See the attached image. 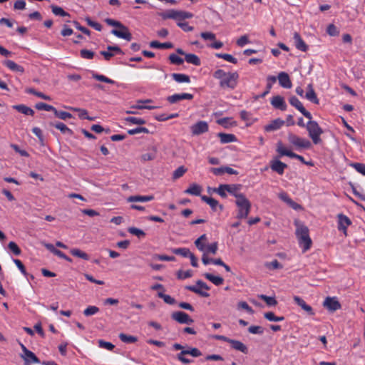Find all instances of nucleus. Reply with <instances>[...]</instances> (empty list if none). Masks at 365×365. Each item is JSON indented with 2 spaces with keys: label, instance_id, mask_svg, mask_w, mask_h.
Wrapping results in <instances>:
<instances>
[{
  "label": "nucleus",
  "instance_id": "obj_17",
  "mask_svg": "<svg viewBox=\"0 0 365 365\" xmlns=\"http://www.w3.org/2000/svg\"><path fill=\"white\" fill-rule=\"evenodd\" d=\"M119 29L120 30L113 29L111 31V34L118 38L125 39L128 41L132 39V34L127 26H125V28H120Z\"/></svg>",
  "mask_w": 365,
  "mask_h": 365
},
{
  "label": "nucleus",
  "instance_id": "obj_30",
  "mask_svg": "<svg viewBox=\"0 0 365 365\" xmlns=\"http://www.w3.org/2000/svg\"><path fill=\"white\" fill-rule=\"evenodd\" d=\"M50 125L59 130L63 134L72 135L73 131L66 125L61 122L50 123Z\"/></svg>",
  "mask_w": 365,
  "mask_h": 365
},
{
  "label": "nucleus",
  "instance_id": "obj_11",
  "mask_svg": "<svg viewBox=\"0 0 365 365\" xmlns=\"http://www.w3.org/2000/svg\"><path fill=\"white\" fill-rule=\"evenodd\" d=\"M171 318L180 324H191L194 322L187 313L181 311L173 312Z\"/></svg>",
  "mask_w": 365,
  "mask_h": 365
},
{
  "label": "nucleus",
  "instance_id": "obj_1",
  "mask_svg": "<svg viewBox=\"0 0 365 365\" xmlns=\"http://www.w3.org/2000/svg\"><path fill=\"white\" fill-rule=\"evenodd\" d=\"M213 76L219 80L220 86L224 89H234L237 85L239 78L237 72L230 70H216Z\"/></svg>",
  "mask_w": 365,
  "mask_h": 365
},
{
  "label": "nucleus",
  "instance_id": "obj_23",
  "mask_svg": "<svg viewBox=\"0 0 365 365\" xmlns=\"http://www.w3.org/2000/svg\"><path fill=\"white\" fill-rule=\"evenodd\" d=\"M154 199V196L153 195H131L127 198V202H149Z\"/></svg>",
  "mask_w": 365,
  "mask_h": 365
},
{
  "label": "nucleus",
  "instance_id": "obj_6",
  "mask_svg": "<svg viewBox=\"0 0 365 365\" xmlns=\"http://www.w3.org/2000/svg\"><path fill=\"white\" fill-rule=\"evenodd\" d=\"M196 285H188L185 287V289L203 297H208L210 296L209 293L205 292L210 289V287L205 282L202 280H197Z\"/></svg>",
  "mask_w": 365,
  "mask_h": 365
},
{
  "label": "nucleus",
  "instance_id": "obj_34",
  "mask_svg": "<svg viewBox=\"0 0 365 365\" xmlns=\"http://www.w3.org/2000/svg\"><path fill=\"white\" fill-rule=\"evenodd\" d=\"M187 63H191L195 66H200L201 64L200 58L193 53H186L185 60Z\"/></svg>",
  "mask_w": 365,
  "mask_h": 365
},
{
  "label": "nucleus",
  "instance_id": "obj_63",
  "mask_svg": "<svg viewBox=\"0 0 365 365\" xmlns=\"http://www.w3.org/2000/svg\"><path fill=\"white\" fill-rule=\"evenodd\" d=\"M215 191L220 195L222 197L225 198L227 197V184H222L215 190Z\"/></svg>",
  "mask_w": 365,
  "mask_h": 365
},
{
  "label": "nucleus",
  "instance_id": "obj_15",
  "mask_svg": "<svg viewBox=\"0 0 365 365\" xmlns=\"http://www.w3.org/2000/svg\"><path fill=\"white\" fill-rule=\"evenodd\" d=\"M194 98V96L190 93H175L172 96H170L168 97L167 100L168 101L171 103H176L180 101L183 100H192Z\"/></svg>",
  "mask_w": 365,
  "mask_h": 365
},
{
  "label": "nucleus",
  "instance_id": "obj_38",
  "mask_svg": "<svg viewBox=\"0 0 365 365\" xmlns=\"http://www.w3.org/2000/svg\"><path fill=\"white\" fill-rule=\"evenodd\" d=\"M201 199L203 202L208 204L213 210H215L216 207L219 205L218 201L212 197L202 195Z\"/></svg>",
  "mask_w": 365,
  "mask_h": 365
},
{
  "label": "nucleus",
  "instance_id": "obj_7",
  "mask_svg": "<svg viewBox=\"0 0 365 365\" xmlns=\"http://www.w3.org/2000/svg\"><path fill=\"white\" fill-rule=\"evenodd\" d=\"M288 140L292 145L297 148L309 149L312 146V143L309 140L299 137L293 133H289L288 135Z\"/></svg>",
  "mask_w": 365,
  "mask_h": 365
},
{
  "label": "nucleus",
  "instance_id": "obj_60",
  "mask_svg": "<svg viewBox=\"0 0 365 365\" xmlns=\"http://www.w3.org/2000/svg\"><path fill=\"white\" fill-rule=\"evenodd\" d=\"M105 22L109 26H115L118 29L125 28V25H123L120 21H118L110 19V18L106 19Z\"/></svg>",
  "mask_w": 365,
  "mask_h": 365
},
{
  "label": "nucleus",
  "instance_id": "obj_33",
  "mask_svg": "<svg viewBox=\"0 0 365 365\" xmlns=\"http://www.w3.org/2000/svg\"><path fill=\"white\" fill-rule=\"evenodd\" d=\"M68 109L76 111V112H78V117L80 119H82V120L87 119L88 120H94V118L90 117L88 114V111L86 109L79 108H73V107H68Z\"/></svg>",
  "mask_w": 365,
  "mask_h": 365
},
{
  "label": "nucleus",
  "instance_id": "obj_22",
  "mask_svg": "<svg viewBox=\"0 0 365 365\" xmlns=\"http://www.w3.org/2000/svg\"><path fill=\"white\" fill-rule=\"evenodd\" d=\"M279 85L284 88H290L292 86L289 75L285 72H281L278 75Z\"/></svg>",
  "mask_w": 365,
  "mask_h": 365
},
{
  "label": "nucleus",
  "instance_id": "obj_9",
  "mask_svg": "<svg viewBox=\"0 0 365 365\" xmlns=\"http://www.w3.org/2000/svg\"><path fill=\"white\" fill-rule=\"evenodd\" d=\"M277 151L281 156H288L291 158H295L299 160L302 163H307V161L304 160V158L302 155L296 154L291 150H287L281 142L277 143Z\"/></svg>",
  "mask_w": 365,
  "mask_h": 365
},
{
  "label": "nucleus",
  "instance_id": "obj_2",
  "mask_svg": "<svg viewBox=\"0 0 365 365\" xmlns=\"http://www.w3.org/2000/svg\"><path fill=\"white\" fill-rule=\"evenodd\" d=\"M297 227L295 235L298 240L299 247L302 248V252H305L309 250L312 245V239L309 237V228L299 222H295Z\"/></svg>",
  "mask_w": 365,
  "mask_h": 365
},
{
  "label": "nucleus",
  "instance_id": "obj_41",
  "mask_svg": "<svg viewBox=\"0 0 365 365\" xmlns=\"http://www.w3.org/2000/svg\"><path fill=\"white\" fill-rule=\"evenodd\" d=\"M173 78L178 83H190V77L182 73H173Z\"/></svg>",
  "mask_w": 365,
  "mask_h": 365
},
{
  "label": "nucleus",
  "instance_id": "obj_47",
  "mask_svg": "<svg viewBox=\"0 0 365 365\" xmlns=\"http://www.w3.org/2000/svg\"><path fill=\"white\" fill-rule=\"evenodd\" d=\"M26 93H30V94H33L40 98H42L43 100H46V101H51V98L50 96H46L45 95L44 93H41V92H39V91H36L34 88H28L26 89Z\"/></svg>",
  "mask_w": 365,
  "mask_h": 365
},
{
  "label": "nucleus",
  "instance_id": "obj_39",
  "mask_svg": "<svg viewBox=\"0 0 365 365\" xmlns=\"http://www.w3.org/2000/svg\"><path fill=\"white\" fill-rule=\"evenodd\" d=\"M172 252L173 254L180 255L184 257H189L190 254L192 253L188 248L186 247H179L174 248L172 250Z\"/></svg>",
  "mask_w": 365,
  "mask_h": 365
},
{
  "label": "nucleus",
  "instance_id": "obj_26",
  "mask_svg": "<svg viewBox=\"0 0 365 365\" xmlns=\"http://www.w3.org/2000/svg\"><path fill=\"white\" fill-rule=\"evenodd\" d=\"M305 97L307 100H309L312 103H314V104L318 105L319 103V100L317 98V94L312 84L308 85L307 91L306 93Z\"/></svg>",
  "mask_w": 365,
  "mask_h": 365
},
{
  "label": "nucleus",
  "instance_id": "obj_43",
  "mask_svg": "<svg viewBox=\"0 0 365 365\" xmlns=\"http://www.w3.org/2000/svg\"><path fill=\"white\" fill-rule=\"evenodd\" d=\"M128 232L130 234L138 237V238H143L145 237V235H146L143 230H142L139 228L135 227H129L128 229Z\"/></svg>",
  "mask_w": 365,
  "mask_h": 365
},
{
  "label": "nucleus",
  "instance_id": "obj_31",
  "mask_svg": "<svg viewBox=\"0 0 365 365\" xmlns=\"http://www.w3.org/2000/svg\"><path fill=\"white\" fill-rule=\"evenodd\" d=\"M202 190V188L200 185L196 183H192L187 190H185V192L189 195L199 196L200 195Z\"/></svg>",
  "mask_w": 365,
  "mask_h": 365
},
{
  "label": "nucleus",
  "instance_id": "obj_37",
  "mask_svg": "<svg viewBox=\"0 0 365 365\" xmlns=\"http://www.w3.org/2000/svg\"><path fill=\"white\" fill-rule=\"evenodd\" d=\"M157 155V149L155 147H152L150 152L143 154L140 156V160L143 162L150 161L154 160Z\"/></svg>",
  "mask_w": 365,
  "mask_h": 365
},
{
  "label": "nucleus",
  "instance_id": "obj_5",
  "mask_svg": "<svg viewBox=\"0 0 365 365\" xmlns=\"http://www.w3.org/2000/svg\"><path fill=\"white\" fill-rule=\"evenodd\" d=\"M235 204L238 207L237 218H247L251 210V203L249 200L245 197V195H244L240 199L236 200Z\"/></svg>",
  "mask_w": 365,
  "mask_h": 365
},
{
  "label": "nucleus",
  "instance_id": "obj_48",
  "mask_svg": "<svg viewBox=\"0 0 365 365\" xmlns=\"http://www.w3.org/2000/svg\"><path fill=\"white\" fill-rule=\"evenodd\" d=\"M35 108L38 110H46L53 112L55 110V107H53V106L42 102L36 103L35 105Z\"/></svg>",
  "mask_w": 365,
  "mask_h": 365
},
{
  "label": "nucleus",
  "instance_id": "obj_32",
  "mask_svg": "<svg viewBox=\"0 0 365 365\" xmlns=\"http://www.w3.org/2000/svg\"><path fill=\"white\" fill-rule=\"evenodd\" d=\"M217 136L220 138V142L222 144L232 143L237 140L236 136L233 134L219 133Z\"/></svg>",
  "mask_w": 365,
  "mask_h": 365
},
{
  "label": "nucleus",
  "instance_id": "obj_40",
  "mask_svg": "<svg viewBox=\"0 0 365 365\" xmlns=\"http://www.w3.org/2000/svg\"><path fill=\"white\" fill-rule=\"evenodd\" d=\"M70 253L74 257H79V258H81L85 260L89 259L88 255L79 249H77V248L71 249L70 250Z\"/></svg>",
  "mask_w": 365,
  "mask_h": 365
},
{
  "label": "nucleus",
  "instance_id": "obj_58",
  "mask_svg": "<svg viewBox=\"0 0 365 365\" xmlns=\"http://www.w3.org/2000/svg\"><path fill=\"white\" fill-rule=\"evenodd\" d=\"M8 248L15 255H19L21 253V250L17 244L14 242H10L8 244Z\"/></svg>",
  "mask_w": 365,
  "mask_h": 365
},
{
  "label": "nucleus",
  "instance_id": "obj_62",
  "mask_svg": "<svg viewBox=\"0 0 365 365\" xmlns=\"http://www.w3.org/2000/svg\"><path fill=\"white\" fill-rule=\"evenodd\" d=\"M327 34L331 36H336L339 34V31L334 24H329L327 29Z\"/></svg>",
  "mask_w": 365,
  "mask_h": 365
},
{
  "label": "nucleus",
  "instance_id": "obj_16",
  "mask_svg": "<svg viewBox=\"0 0 365 365\" xmlns=\"http://www.w3.org/2000/svg\"><path fill=\"white\" fill-rule=\"evenodd\" d=\"M242 187V185L241 184H227V192L234 196L236 200H238L245 195L240 192Z\"/></svg>",
  "mask_w": 365,
  "mask_h": 365
},
{
  "label": "nucleus",
  "instance_id": "obj_12",
  "mask_svg": "<svg viewBox=\"0 0 365 365\" xmlns=\"http://www.w3.org/2000/svg\"><path fill=\"white\" fill-rule=\"evenodd\" d=\"M289 101L292 106L296 108L307 118H308L309 120H311L312 118L311 113L307 111L304 108L302 102L296 96H292L289 98Z\"/></svg>",
  "mask_w": 365,
  "mask_h": 365
},
{
  "label": "nucleus",
  "instance_id": "obj_19",
  "mask_svg": "<svg viewBox=\"0 0 365 365\" xmlns=\"http://www.w3.org/2000/svg\"><path fill=\"white\" fill-rule=\"evenodd\" d=\"M153 101L151 99H145V100H138L135 105L131 106V109H148L153 110L159 108L155 106H148L147 103H151Z\"/></svg>",
  "mask_w": 365,
  "mask_h": 365
},
{
  "label": "nucleus",
  "instance_id": "obj_3",
  "mask_svg": "<svg viewBox=\"0 0 365 365\" xmlns=\"http://www.w3.org/2000/svg\"><path fill=\"white\" fill-rule=\"evenodd\" d=\"M159 16H160L164 20L170 19L178 21V22L180 21H183L186 19H191L193 17V14L190 12L175 9H170L165 12L160 13Z\"/></svg>",
  "mask_w": 365,
  "mask_h": 365
},
{
  "label": "nucleus",
  "instance_id": "obj_25",
  "mask_svg": "<svg viewBox=\"0 0 365 365\" xmlns=\"http://www.w3.org/2000/svg\"><path fill=\"white\" fill-rule=\"evenodd\" d=\"M208 242L207 237L205 234L202 235L195 241V245L200 252H205L207 243Z\"/></svg>",
  "mask_w": 365,
  "mask_h": 365
},
{
  "label": "nucleus",
  "instance_id": "obj_54",
  "mask_svg": "<svg viewBox=\"0 0 365 365\" xmlns=\"http://www.w3.org/2000/svg\"><path fill=\"white\" fill-rule=\"evenodd\" d=\"M216 56L217 58H223L224 60L231 62L234 64H236L237 63V59L228 53H216Z\"/></svg>",
  "mask_w": 365,
  "mask_h": 365
},
{
  "label": "nucleus",
  "instance_id": "obj_4",
  "mask_svg": "<svg viewBox=\"0 0 365 365\" xmlns=\"http://www.w3.org/2000/svg\"><path fill=\"white\" fill-rule=\"evenodd\" d=\"M307 130L309 133V136L312 140L314 144L317 145L322 142L320 138L323 133V130L319 125L318 123L314 120H309L306 125Z\"/></svg>",
  "mask_w": 365,
  "mask_h": 365
},
{
  "label": "nucleus",
  "instance_id": "obj_61",
  "mask_svg": "<svg viewBox=\"0 0 365 365\" xmlns=\"http://www.w3.org/2000/svg\"><path fill=\"white\" fill-rule=\"evenodd\" d=\"M182 354H187L194 357H198L202 355V352L197 348H191L187 350H182Z\"/></svg>",
  "mask_w": 365,
  "mask_h": 365
},
{
  "label": "nucleus",
  "instance_id": "obj_14",
  "mask_svg": "<svg viewBox=\"0 0 365 365\" xmlns=\"http://www.w3.org/2000/svg\"><path fill=\"white\" fill-rule=\"evenodd\" d=\"M338 225L337 228L339 231L343 232L345 236L347 235V227L351 224V220L344 214L337 215Z\"/></svg>",
  "mask_w": 365,
  "mask_h": 365
},
{
  "label": "nucleus",
  "instance_id": "obj_20",
  "mask_svg": "<svg viewBox=\"0 0 365 365\" xmlns=\"http://www.w3.org/2000/svg\"><path fill=\"white\" fill-rule=\"evenodd\" d=\"M294 302L299 306L303 310H304L309 315H314V312L311 306L307 304L305 301L298 296L294 297Z\"/></svg>",
  "mask_w": 365,
  "mask_h": 365
},
{
  "label": "nucleus",
  "instance_id": "obj_49",
  "mask_svg": "<svg viewBox=\"0 0 365 365\" xmlns=\"http://www.w3.org/2000/svg\"><path fill=\"white\" fill-rule=\"evenodd\" d=\"M169 60L171 63L175 66H182L184 63V59L175 53H172L169 56Z\"/></svg>",
  "mask_w": 365,
  "mask_h": 365
},
{
  "label": "nucleus",
  "instance_id": "obj_13",
  "mask_svg": "<svg viewBox=\"0 0 365 365\" xmlns=\"http://www.w3.org/2000/svg\"><path fill=\"white\" fill-rule=\"evenodd\" d=\"M209 126L206 121L200 120L190 127L193 135H199L208 131Z\"/></svg>",
  "mask_w": 365,
  "mask_h": 365
},
{
  "label": "nucleus",
  "instance_id": "obj_46",
  "mask_svg": "<svg viewBox=\"0 0 365 365\" xmlns=\"http://www.w3.org/2000/svg\"><path fill=\"white\" fill-rule=\"evenodd\" d=\"M52 12L56 15L60 16H70V14L65 11L61 7L56 6V5H51V6Z\"/></svg>",
  "mask_w": 365,
  "mask_h": 365
},
{
  "label": "nucleus",
  "instance_id": "obj_55",
  "mask_svg": "<svg viewBox=\"0 0 365 365\" xmlns=\"http://www.w3.org/2000/svg\"><path fill=\"white\" fill-rule=\"evenodd\" d=\"M187 171V169L184 166L178 167L173 174V178L174 180L181 178Z\"/></svg>",
  "mask_w": 365,
  "mask_h": 365
},
{
  "label": "nucleus",
  "instance_id": "obj_44",
  "mask_svg": "<svg viewBox=\"0 0 365 365\" xmlns=\"http://www.w3.org/2000/svg\"><path fill=\"white\" fill-rule=\"evenodd\" d=\"M119 338L123 342L127 343V344L135 343L138 341L137 337L131 336V335H127L123 333H120L119 334Z\"/></svg>",
  "mask_w": 365,
  "mask_h": 365
},
{
  "label": "nucleus",
  "instance_id": "obj_18",
  "mask_svg": "<svg viewBox=\"0 0 365 365\" xmlns=\"http://www.w3.org/2000/svg\"><path fill=\"white\" fill-rule=\"evenodd\" d=\"M271 105L277 109L285 110L287 109V104L284 98L281 96H275L271 99Z\"/></svg>",
  "mask_w": 365,
  "mask_h": 365
},
{
  "label": "nucleus",
  "instance_id": "obj_57",
  "mask_svg": "<svg viewBox=\"0 0 365 365\" xmlns=\"http://www.w3.org/2000/svg\"><path fill=\"white\" fill-rule=\"evenodd\" d=\"M99 312V308L96 306H88L83 311V314L86 317L94 315Z\"/></svg>",
  "mask_w": 365,
  "mask_h": 365
},
{
  "label": "nucleus",
  "instance_id": "obj_35",
  "mask_svg": "<svg viewBox=\"0 0 365 365\" xmlns=\"http://www.w3.org/2000/svg\"><path fill=\"white\" fill-rule=\"evenodd\" d=\"M204 277L216 286H220L224 282V279L220 276H215L210 273H205Z\"/></svg>",
  "mask_w": 365,
  "mask_h": 365
},
{
  "label": "nucleus",
  "instance_id": "obj_29",
  "mask_svg": "<svg viewBox=\"0 0 365 365\" xmlns=\"http://www.w3.org/2000/svg\"><path fill=\"white\" fill-rule=\"evenodd\" d=\"M230 344L232 348L235 350L240 351L244 354H247L248 352L247 347L240 341L231 339Z\"/></svg>",
  "mask_w": 365,
  "mask_h": 365
},
{
  "label": "nucleus",
  "instance_id": "obj_56",
  "mask_svg": "<svg viewBox=\"0 0 365 365\" xmlns=\"http://www.w3.org/2000/svg\"><path fill=\"white\" fill-rule=\"evenodd\" d=\"M218 248L217 242H213L210 245H207L205 248V252H203V253H206L207 255L208 253H211L212 255H215Z\"/></svg>",
  "mask_w": 365,
  "mask_h": 365
},
{
  "label": "nucleus",
  "instance_id": "obj_42",
  "mask_svg": "<svg viewBox=\"0 0 365 365\" xmlns=\"http://www.w3.org/2000/svg\"><path fill=\"white\" fill-rule=\"evenodd\" d=\"M53 114L56 118H58L63 120L73 118V115L70 113L63 110H58L56 108L53 111Z\"/></svg>",
  "mask_w": 365,
  "mask_h": 365
},
{
  "label": "nucleus",
  "instance_id": "obj_28",
  "mask_svg": "<svg viewBox=\"0 0 365 365\" xmlns=\"http://www.w3.org/2000/svg\"><path fill=\"white\" fill-rule=\"evenodd\" d=\"M12 108L18 112L23 113L26 115H34V111L31 108L24 104L14 105Z\"/></svg>",
  "mask_w": 365,
  "mask_h": 365
},
{
  "label": "nucleus",
  "instance_id": "obj_8",
  "mask_svg": "<svg viewBox=\"0 0 365 365\" xmlns=\"http://www.w3.org/2000/svg\"><path fill=\"white\" fill-rule=\"evenodd\" d=\"M21 348L23 354H21V357L24 359L26 364H39V359L33 353L29 350L22 343H20Z\"/></svg>",
  "mask_w": 365,
  "mask_h": 365
},
{
  "label": "nucleus",
  "instance_id": "obj_53",
  "mask_svg": "<svg viewBox=\"0 0 365 365\" xmlns=\"http://www.w3.org/2000/svg\"><path fill=\"white\" fill-rule=\"evenodd\" d=\"M158 297L160 299H163V301L168 304H174L175 303V299L170 297V295L165 294L163 292H158Z\"/></svg>",
  "mask_w": 365,
  "mask_h": 365
},
{
  "label": "nucleus",
  "instance_id": "obj_45",
  "mask_svg": "<svg viewBox=\"0 0 365 365\" xmlns=\"http://www.w3.org/2000/svg\"><path fill=\"white\" fill-rule=\"evenodd\" d=\"M125 121L133 125H143L146 123L143 118L133 116L126 117Z\"/></svg>",
  "mask_w": 365,
  "mask_h": 365
},
{
  "label": "nucleus",
  "instance_id": "obj_24",
  "mask_svg": "<svg viewBox=\"0 0 365 365\" xmlns=\"http://www.w3.org/2000/svg\"><path fill=\"white\" fill-rule=\"evenodd\" d=\"M294 41L295 46L297 49L302 51H306L308 48L307 45L305 43V42L302 38L301 36L299 33L295 32L294 34Z\"/></svg>",
  "mask_w": 365,
  "mask_h": 365
},
{
  "label": "nucleus",
  "instance_id": "obj_52",
  "mask_svg": "<svg viewBox=\"0 0 365 365\" xmlns=\"http://www.w3.org/2000/svg\"><path fill=\"white\" fill-rule=\"evenodd\" d=\"M176 275L178 279H185L192 276V272L191 270H178Z\"/></svg>",
  "mask_w": 365,
  "mask_h": 365
},
{
  "label": "nucleus",
  "instance_id": "obj_59",
  "mask_svg": "<svg viewBox=\"0 0 365 365\" xmlns=\"http://www.w3.org/2000/svg\"><path fill=\"white\" fill-rule=\"evenodd\" d=\"M93 77L99 81H103V82L110 83V84L115 83V81L113 80L108 78V77H106L103 75L93 73Z\"/></svg>",
  "mask_w": 365,
  "mask_h": 365
},
{
  "label": "nucleus",
  "instance_id": "obj_64",
  "mask_svg": "<svg viewBox=\"0 0 365 365\" xmlns=\"http://www.w3.org/2000/svg\"><path fill=\"white\" fill-rule=\"evenodd\" d=\"M358 173L365 175V164L354 163L351 165Z\"/></svg>",
  "mask_w": 365,
  "mask_h": 365
},
{
  "label": "nucleus",
  "instance_id": "obj_21",
  "mask_svg": "<svg viewBox=\"0 0 365 365\" xmlns=\"http://www.w3.org/2000/svg\"><path fill=\"white\" fill-rule=\"evenodd\" d=\"M270 168L273 171L277 173L279 175H283L285 168H287V165L279 160H274L270 163Z\"/></svg>",
  "mask_w": 365,
  "mask_h": 365
},
{
  "label": "nucleus",
  "instance_id": "obj_36",
  "mask_svg": "<svg viewBox=\"0 0 365 365\" xmlns=\"http://www.w3.org/2000/svg\"><path fill=\"white\" fill-rule=\"evenodd\" d=\"M150 46L154 48L168 49L173 48V44L171 42L160 43L158 41H153L150 43Z\"/></svg>",
  "mask_w": 365,
  "mask_h": 365
},
{
  "label": "nucleus",
  "instance_id": "obj_27",
  "mask_svg": "<svg viewBox=\"0 0 365 365\" xmlns=\"http://www.w3.org/2000/svg\"><path fill=\"white\" fill-rule=\"evenodd\" d=\"M284 123V121L283 120H281L280 118H277L274 120H272L269 124L267 125L264 127V129L266 131H274L279 129Z\"/></svg>",
  "mask_w": 365,
  "mask_h": 365
},
{
  "label": "nucleus",
  "instance_id": "obj_10",
  "mask_svg": "<svg viewBox=\"0 0 365 365\" xmlns=\"http://www.w3.org/2000/svg\"><path fill=\"white\" fill-rule=\"evenodd\" d=\"M323 306L331 312H334L341 307L340 302L336 297H327L323 302Z\"/></svg>",
  "mask_w": 365,
  "mask_h": 365
},
{
  "label": "nucleus",
  "instance_id": "obj_50",
  "mask_svg": "<svg viewBox=\"0 0 365 365\" xmlns=\"http://www.w3.org/2000/svg\"><path fill=\"white\" fill-rule=\"evenodd\" d=\"M259 297L264 301L268 306H276L277 304V301L273 297H268L264 294H261L259 296Z\"/></svg>",
  "mask_w": 365,
  "mask_h": 365
},
{
  "label": "nucleus",
  "instance_id": "obj_51",
  "mask_svg": "<svg viewBox=\"0 0 365 365\" xmlns=\"http://www.w3.org/2000/svg\"><path fill=\"white\" fill-rule=\"evenodd\" d=\"M178 116V113H173L169 115H168L165 113H162V114L155 115V119L157 120L158 121H165L169 119L177 118Z\"/></svg>",
  "mask_w": 365,
  "mask_h": 365
}]
</instances>
